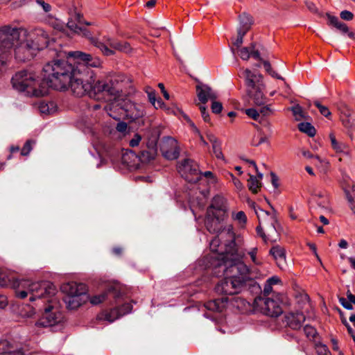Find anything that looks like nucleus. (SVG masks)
Returning a JSON list of instances; mask_svg holds the SVG:
<instances>
[{"instance_id": "nucleus-17", "label": "nucleus", "mask_w": 355, "mask_h": 355, "mask_svg": "<svg viewBox=\"0 0 355 355\" xmlns=\"http://www.w3.org/2000/svg\"><path fill=\"white\" fill-rule=\"evenodd\" d=\"M227 201L223 196H216L208 207L207 214L211 216H216L218 218H225L227 216Z\"/></svg>"}, {"instance_id": "nucleus-27", "label": "nucleus", "mask_w": 355, "mask_h": 355, "mask_svg": "<svg viewBox=\"0 0 355 355\" xmlns=\"http://www.w3.org/2000/svg\"><path fill=\"white\" fill-rule=\"evenodd\" d=\"M329 139L332 149L337 154H343L346 156L350 157L351 152L349 146L344 142L339 141L336 139L334 133L329 134Z\"/></svg>"}, {"instance_id": "nucleus-50", "label": "nucleus", "mask_w": 355, "mask_h": 355, "mask_svg": "<svg viewBox=\"0 0 355 355\" xmlns=\"http://www.w3.org/2000/svg\"><path fill=\"white\" fill-rule=\"evenodd\" d=\"M232 217L235 220H237L241 225L245 224L247 221V217L245 213L242 211L233 214Z\"/></svg>"}, {"instance_id": "nucleus-47", "label": "nucleus", "mask_w": 355, "mask_h": 355, "mask_svg": "<svg viewBox=\"0 0 355 355\" xmlns=\"http://www.w3.org/2000/svg\"><path fill=\"white\" fill-rule=\"evenodd\" d=\"M303 330L306 336L310 340L314 339L315 336L317 335L315 329L312 326L306 325Z\"/></svg>"}, {"instance_id": "nucleus-10", "label": "nucleus", "mask_w": 355, "mask_h": 355, "mask_svg": "<svg viewBox=\"0 0 355 355\" xmlns=\"http://www.w3.org/2000/svg\"><path fill=\"white\" fill-rule=\"evenodd\" d=\"M62 319V314L58 307L49 304L44 308V313L41 318L36 322L35 326L38 327H53L60 324Z\"/></svg>"}, {"instance_id": "nucleus-43", "label": "nucleus", "mask_w": 355, "mask_h": 355, "mask_svg": "<svg viewBox=\"0 0 355 355\" xmlns=\"http://www.w3.org/2000/svg\"><path fill=\"white\" fill-rule=\"evenodd\" d=\"M35 144V141L33 140H28L24 144L21 150V155L22 156H27L29 155L31 151L33 149V146Z\"/></svg>"}, {"instance_id": "nucleus-34", "label": "nucleus", "mask_w": 355, "mask_h": 355, "mask_svg": "<svg viewBox=\"0 0 355 355\" xmlns=\"http://www.w3.org/2000/svg\"><path fill=\"white\" fill-rule=\"evenodd\" d=\"M252 21V17L247 13H243L239 15V26L237 32H243L246 33L250 28Z\"/></svg>"}, {"instance_id": "nucleus-3", "label": "nucleus", "mask_w": 355, "mask_h": 355, "mask_svg": "<svg viewBox=\"0 0 355 355\" xmlns=\"http://www.w3.org/2000/svg\"><path fill=\"white\" fill-rule=\"evenodd\" d=\"M68 60H53L48 62L43 67V82L44 85L57 90L68 89L70 77L76 69L74 60L69 58Z\"/></svg>"}, {"instance_id": "nucleus-46", "label": "nucleus", "mask_w": 355, "mask_h": 355, "mask_svg": "<svg viewBox=\"0 0 355 355\" xmlns=\"http://www.w3.org/2000/svg\"><path fill=\"white\" fill-rule=\"evenodd\" d=\"M238 53L240 58L243 60H248L251 55V48L250 46L249 47H242L238 50Z\"/></svg>"}, {"instance_id": "nucleus-2", "label": "nucleus", "mask_w": 355, "mask_h": 355, "mask_svg": "<svg viewBox=\"0 0 355 355\" xmlns=\"http://www.w3.org/2000/svg\"><path fill=\"white\" fill-rule=\"evenodd\" d=\"M232 227H228L225 230V233L228 234L231 243L227 245L226 259L222 263H218V266L223 268L224 275H227L234 279L244 287L246 284L260 275L257 269H250L243 261L241 260L238 254V248L242 245L235 243V236L232 233Z\"/></svg>"}, {"instance_id": "nucleus-48", "label": "nucleus", "mask_w": 355, "mask_h": 355, "mask_svg": "<svg viewBox=\"0 0 355 355\" xmlns=\"http://www.w3.org/2000/svg\"><path fill=\"white\" fill-rule=\"evenodd\" d=\"M314 105L318 108L320 114L324 116L329 117L331 116V113L327 107L322 105L319 101H315Z\"/></svg>"}, {"instance_id": "nucleus-63", "label": "nucleus", "mask_w": 355, "mask_h": 355, "mask_svg": "<svg viewBox=\"0 0 355 355\" xmlns=\"http://www.w3.org/2000/svg\"><path fill=\"white\" fill-rule=\"evenodd\" d=\"M327 19H328L329 24L334 26H335L336 25V24H338L339 22V19L337 17L332 16L329 14H327Z\"/></svg>"}, {"instance_id": "nucleus-9", "label": "nucleus", "mask_w": 355, "mask_h": 355, "mask_svg": "<svg viewBox=\"0 0 355 355\" xmlns=\"http://www.w3.org/2000/svg\"><path fill=\"white\" fill-rule=\"evenodd\" d=\"M225 220V218H218L216 216H211L207 214V218L205 220V225L207 230L211 233H216L219 234L220 236L223 239L225 237H227L228 241H230V243L232 242L231 239L226 232L225 233V230L227 229L228 227H231L232 233L235 236V243L236 245H243L244 240L243 238L240 234H236L233 230V226L232 225H223L222 222Z\"/></svg>"}, {"instance_id": "nucleus-32", "label": "nucleus", "mask_w": 355, "mask_h": 355, "mask_svg": "<svg viewBox=\"0 0 355 355\" xmlns=\"http://www.w3.org/2000/svg\"><path fill=\"white\" fill-rule=\"evenodd\" d=\"M139 157L132 150H127L122 154L121 162L129 168H135L138 165Z\"/></svg>"}, {"instance_id": "nucleus-54", "label": "nucleus", "mask_w": 355, "mask_h": 355, "mask_svg": "<svg viewBox=\"0 0 355 355\" xmlns=\"http://www.w3.org/2000/svg\"><path fill=\"white\" fill-rule=\"evenodd\" d=\"M245 113L254 120H258L259 117V112L254 108L246 109Z\"/></svg>"}, {"instance_id": "nucleus-56", "label": "nucleus", "mask_w": 355, "mask_h": 355, "mask_svg": "<svg viewBox=\"0 0 355 355\" xmlns=\"http://www.w3.org/2000/svg\"><path fill=\"white\" fill-rule=\"evenodd\" d=\"M141 140V136L139 134H135L132 139L130 141V146L131 147H136L139 146Z\"/></svg>"}, {"instance_id": "nucleus-53", "label": "nucleus", "mask_w": 355, "mask_h": 355, "mask_svg": "<svg viewBox=\"0 0 355 355\" xmlns=\"http://www.w3.org/2000/svg\"><path fill=\"white\" fill-rule=\"evenodd\" d=\"M211 111L214 114H219L223 110V105L221 103L216 100L211 101Z\"/></svg>"}, {"instance_id": "nucleus-40", "label": "nucleus", "mask_w": 355, "mask_h": 355, "mask_svg": "<svg viewBox=\"0 0 355 355\" xmlns=\"http://www.w3.org/2000/svg\"><path fill=\"white\" fill-rule=\"evenodd\" d=\"M148 96L150 102L156 109L162 108L164 105L161 98H156L155 91L152 90L148 92Z\"/></svg>"}, {"instance_id": "nucleus-13", "label": "nucleus", "mask_w": 355, "mask_h": 355, "mask_svg": "<svg viewBox=\"0 0 355 355\" xmlns=\"http://www.w3.org/2000/svg\"><path fill=\"white\" fill-rule=\"evenodd\" d=\"M83 24L91 26L93 24L92 22L85 21L83 15L80 12H75L71 15L67 21V26L69 29L73 33L82 35L91 40V38H92L91 37V33L86 28L82 27V25Z\"/></svg>"}, {"instance_id": "nucleus-18", "label": "nucleus", "mask_w": 355, "mask_h": 355, "mask_svg": "<svg viewBox=\"0 0 355 355\" xmlns=\"http://www.w3.org/2000/svg\"><path fill=\"white\" fill-rule=\"evenodd\" d=\"M229 243L230 241H228L227 237L226 236L223 239L220 236L219 234L210 242V250L216 254L214 258L220 261V263L223 262L226 259L223 257L227 255V245Z\"/></svg>"}, {"instance_id": "nucleus-35", "label": "nucleus", "mask_w": 355, "mask_h": 355, "mask_svg": "<svg viewBox=\"0 0 355 355\" xmlns=\"http://www.w3.org/2000/svg\"><path fill=\"white\" fill-rule=\"evenodd\" d=\"M302 155L307 159L315 158L318 161V162L321 164V171L324 173H327L328 171V168L329 166V162L326 159H321L319 156H314L310 151L304 150L302 151Z\"/></svg>"}, {"instance_id": "nucleus-49", "label": "nucleus", "mask_w": 355, "mask_h": 355, "mask_svg": "<svg viewBox=\"0 0 355 355\" xmlns=\"http://www.w3.org/2000/svg\"><path fill=\"white\" fill-rule=\"evenodd\" d=\"M257 248H252L248 252V254L250 255V259L254 264L256 266H259L261 264V261L257 257Z\"/></svg>"}, {"instance_id": "nucleus-41", "label": "nucleus", "mask_w": 355, "mask_h": 355, "mask_svg": "<svg viewBox=\"0 0 355 355\" xmlns=\"http://www.w3.org/2000/svg\"><path fill=\"white\" fill-rule=\"evenodd\" d=\"M19 313L23 318H31L35 314V309L26 304L21 309Z\"/></svg>"}, {"instance_id": "nucleus-55", "label": "nucleus", "mask_w": 355, "mask_h": 355, "mask_svg": "<svg viewBox=\"0 0 355 355\" xmlns=\"http://www.w3.org/2000/svg\"><path fill=\"white\" fill-rule=\"evenodd\" d=\"M245 34L243 32H238V37L233 43L234 46L239 48L243 42V37Z\"/></svg>"}, {"instance_id": "nucleus-59", "label": "nucleus", "mask_w": 355, "mask_h": 355, "mask_svg": "<svg viewBox=\"0 0 355 355\" xmlns=\"http://www.w3.org/2000/svg\"><path fill=\"white\" fill-rule=\"evenodd\" d=\"M128 125L125 122L120 121L116 126V130L121 133H125L127 130Z\"/></svg>"}, {"instance_id": "nucleus-62", "label": "nucleus", "mask_w": 355, "mask_h": 355, "mask_svg": "<svg viewBox=\"0 0 355 355\" xmlns=\"http://www.w3.org/2000/svg\"><path fill=\"white\" fill-rule=\"evenodd\" d=\"M37 3L42 7L44 11L46 12H49L51 9V6L49 3H45L43 0H37Z\"/></svg>"}, {"instance_id": "nucleus-64", "label": "nucleus", "mask_w": 355, "mask_h": 355, "mask_svg": "<svg viewBox=\"0 0 355 355\" xmlns=\"http://www.w3.org/2000/svg\"><path fill=\"white\" fill-rule=\"evenodd\" d=\"M39 109L42 113H44V114L50 113L49 104H47V103H40V106H39Z\"/></svg>"}, {"instance_id": "nucleus-12", "label": "nucleus", "mask_w": 355, "mask_h": 355, "mask_svg": "<svg viewBox=\"0 0 355 355\" xmlns=\"http://www.w3.org/2000/svg\"><path fill=\"white\" fill-rule=\"evenodd\" d=\"M37 51H39L38 44H34L31 40H26L24 42H20L19 45L16 46L15 58L19 61L24 62L33 58Z\"/></svg>"}, {"instance_id": "nucleus-58", "label": "nucleus", "mask_w": 355, "mask_h": 355, "mask_svg": "<svg viewBox=\"0 0 355 355\" xmlns=\"http://www.w3.org/2000/svg\"><path fill=\"white\" fill-rule=\"evenodd\" d=\"M340 17L344 20L350 21L353 19L354 15L350 11L343 10L340 12Z\"/></svg>"}, {"instance_id": "nucleus-21", "label": "nucleus", "mask_w": 355, "mask_h": 355, "mask_svg": "<svg viewBox=\"0 0 355 355\" xmlns=\"http://www.w3.org/2000/svg\"><path fill=\"white\" fill-rule=\"evenodd\" d=\"M243 73L248 91L254 89L255 88H265V85L263 83V77L259 72L252 71L246 69L244 70Z\"/></svg>"}, {"instance_id": "nucleus-42", "label": "nucleus", "mask_w": 355, "mask_h": 355, "mask_svg": "<svg viewBox=\"0 0 355 355\" xmlns=\"http://www.w3.org/2000/svg\"><path fill=\"white\" fill-rule=\"evenodd\" d=\"M293 114L297 121L306 118V114L303 112L301 106L297 105L291 108Z\"/></svg>"}, {"instance_id": "nucleus-15", "label": "nucleus", "mask_w": 355, "mask_h": 355, "mask_svg": "<svg viewBox=\"0 0 355 355\" xmlns=\"http://www.w3.org/2000/svg\"><path fill=\"white\" fill-rule=\"evenodd\" d=\"M162 155L169 160L178 159L180 155V147L178 141L171 137H164L160 144Z\"/></svg>"}, {"instance_id": "nucleus-29", "label": "nucleus", "mask_w": 355, "mask_h": 355, "mask_svg": "<svg viewBox=\"0 0 355 355\" xmlns=\"http://www.w3.org/2000/svg\"><path fill=\"white\" fill-rule=\"evenodd\" d=\"M125 115L132 121L139 119L144 115V107L141 105L130 103L127 105Z\"/></svg>"}, {"instance_id": "nucleus-14", "label": "nucleus", "mask_w": 355, "mask_h": 355, "mask_svg": "<svg viewBox=\"0 0 355 355\" xmlns=\"http://www.w3.org/2000/svg\"><path fill=\"white\" fill-rule=\"evenodd\" d=\"M260 311L270 317H277L282 313L279 299L270 297L260 298L257 301Z\"/></svg>"}, {"instance_id": "nucleus-5", "label": "nucleus", "mask_w": 355, "mask_h": 355, "mask_svg": "<svg viewBox=\"0 0 355 355\" xmlns=\"http://www.w3.org/2000/svg\"><path fill=\"white\" fill-rule=\"evenodd\" d=\"M12 87L27 96L41 97L48 94V88L44 83H40L33 72L21 71L15 73L12 78Z\"/></svg>"}, {"instance_id": "nucleus-37", "label": "nucleus", "mask_w": 355, "mask_h": 355, "mask_svg": "<svg viewBox=\"0 0 355 355\" xmlns=\"http://www.w3.org/2000/svg\"><path fill=\"white\" fill-rule=\"evenodd\" d=\"M298 128L301 132L307 134L309 137H313L316 133L315 128L310 123H300L298 124Z\"/></svg>"}, {"instance_id": "nucleus-39", "label": "nucleus", "mask_w": 355, "mask_h": 355, "mask_svg": "<svg viewBox=\"0 0 355 355\" xmlns=\"http://www.w3.org/2000/svg\"><path fill=\"white\" fill-rule=\"evenodd\" d=\"M318 208L322 211L329 209V200L327 197H324L322 194L318 195V199L316 200Z\"/></svg>"}, {"instance_id": "nucleus-25", "label": "nucleus", "mask_w": 355, "mask_h": 355, "mask_svg": "<svg viewBox=\"0 0 355 355\" xmlns=\"http://www.w3.org/2000/svg\"><path fill=\"white\" fill-rule=\"evenodd\" d=\"M61 289L67 296H73L78 294L86 293V288L83 284H78L76 282H69L62 286Z\"/></svg>"}, {"instance_id": "nucleus-11", "label": "nucleus", "mask_w": 355, "mask_h": 355, "mask_svg": "<svg viewBox=\"0 0 355 355\" xmlns=\"http://www.w3.org/2000/svg\"><path fill=\"white\" fill-rule=\"evenodd\" d=\"M178 171L189 182H196L200 179L198 165L191 159H184L179 162Z\"/></svg>"}, {"instance_id": "nucleus-7", "label": "nucleus", "mask_w": 355, "mask_h": 355, "mask_svg": "<svg viewBox=\"0 0 355 355\" xmlns=\"http://www.w3.org/2000/svg\"><path fill=\"white\" fill-rule=\"evenodd\" d=\"M27 31L24 29L4 26L0 28V53L8 57L10 55L12 49L21 37L26 36Z\"/></svg>"}, {"instance_id": "nucleus-4", "label": "nucleus", "mask_w": 355, "mask_h": 355, "mask_svg": "<svg viewBox=\"0 0 355 355\" xmlns=\"http://www.w3.org/2000/svg\"><path fill=\"white\" fill-rule=\"evenodd\" d=\"M13 286L16 288V295L24 299L29 296L31 302L37 301V306L40 302L43 303L53 302L55 293V286L49 282H33L28 279L15 280Z\"/></svg>"}, {"instance_id": "nucleus-19", "label": "nucleus", "mask_w": 355, "mask_h": 355, "mask_svg": "<svg viewBox=\"0 0 355 355\" xmlns=\"http://www.w3.org/2000/svg\"><path fill=\"white\" fill-rule=\"evenodd\" d=\"M131 310L132 305L130 304H124L120 308H114L101 313L98 315V319L99 320H105L109 322H113L120 317L131 312Z\"/></svg>"}, {"instance_id": "nucleus-6", "label": "nucleus", "mask_w": 355, "mask_h": 355, "mask_svg": "<svg viewBox=\"0 0 355 355\" xmlns=\"http://www.w3.org/2000/svg\"><path fill=\"white\" fill-rule=\"evenodd\" d=\"M254 211L259 221V225L257 227V234L265 242L276 241L278 237L276 229L277 220L275 214L269 213L260 207H254Z\"/></svg>"}, {"instance_id": "nucleus-22", "label": "nucleus", "mask_w": 355, "mask_h": 355, "mask_svg": "<svg viewBox=\"0 0 355 355\" xmlns=\"http://www.w3.org/2000/svg\"><path fill=\"white\" fill-rule=\"evenodd\" d=\"M196 95L198 103L205 104L208 101L216 100L217 94L207 85L200 83L196 85Z\"/></svg>"}, {"instance_id": "nucleus-57", "label": "nucleus", "mask_w": 355, "mask_h": 355, "mask_svg": "<svg viewBox=\"0 0 355 355\" xmlns=\"http://www.w3.org/2000/svg\"><path fill=\"white\" fill-rule=\"evenodd\" d=\"M339 302L340 304L347 310H352L353 306L352 304L345 297H340Z\"/></svg>"}, {"instance_id": "nucleus-26", "label": "nucleus", "mask_w": 355, "mask_h": 355, "mask_svg": "<svg viewBox=\"0 0 355 355\" xmlns=\"http://www.w3.org/2000/svg\"><path fill=\"white\" fill-rule=\"evenodd\" d=\"M89 299L87 293L78 294L73 296H66L64 302L69 309H76L85 303Z\"/></svg>"}, {"instance_id": "nucleus-44", "label": "nucleus", "mask_w": 355, "mask_h": 355, "mask_svg": "<svg viewBox=\"0 0 355 355\" xmlns=\"http://www.w3.org/2000/svg\"><path fill=\"white\" fill-rule=\"evenodd\" d=\"M205 307L212 311H221L220 301L218 300H214L207 302L205 304Z\"/></svg>"}, {"instance_id": "nucleus-8", "label": "nucleus", "mask_w": 355, "mask_h": 355, "mask_svg": "<svg viewBox=\"0 0 355 355\" xmlns=\"http://www.w3.org/2000/svg\"><path fill=\"white\" fill-rule=\"evenodd\" d=\"M91 42L106 56L114 55L116 51L125 53H129L132 51L130 44L128 42L110 37H104L101 41L92 37Z\"/></svg>"}, {"instance_id": "nucleus-1", "label": "nucleus", "mask_w": 355, "mask_h": 355, "mask_svg": "<svg viewBox=\"0 0 355 355\" xmlns=\"http://www.w3.org/2000/svg\"><path fill=\"white\" fill-rule=\"evenodd\" d=\"M69 58H73L74 64H76L68 85V88H70L74 96L82 97L88 95L99 100L101 98L100 95L102 98L105 95L114 98L119 95L121 89L112 80H98L92 85L94 82V73L89 67L100 66L99 60L92 61L90 54L78 51H69Z\"/></svg>"}, {"instance_id": "nucleus-33", "label": "nucleus", "mask_w": 355, "mask_h": 355, "mask_svg": "<svg viewBox=\"0 0 355 355\" xmlns=\"http://www.w3.org/2000/svg\"><path fill=\"white\" fill-rule=\"evenodd\" d=\"M265 88H255L248 91L254 103L257 105H263L266 102V97L263 94Z\"/></svg>"}, {"instance_id": "nucleus-61", "label": "nucleus", "mask_w": 355, "mask_h": 355, "mask_svg": "<svg viewBox=\"0 0 355 355\" xmlns=\"http://www.w3.org/2000/svg\"><path fill=\"white\" fill-rule=\"evenodd\" d=\"M335 27L344 33H347L349 31L347 26L340 21L338 24H336Z\"/></svg>"}, {"instance_id": "nucleus-45", "label": "nucleus", "mask_w": 355, "mask_h": 355, "mask_svg": "<svg viewBox=\"0 0 355 355\" xmlns=\"http://www.w3.org/2000/svg\"><path fill=\"white\" fill-rule=\"evenodd\" d=\"M196 104L199 107V109L200 110L201 116L204 120L205 122L210 123L211 119L209 117V112L207 110V107L205 105V104H202L200 103L196 102Z\"/></svg>"}, {"instance_id": "nucleus-60", "label": "nucleus", "mask_w": 355, "mask_h": 355, "mask_svg": "<svg viewBox=\"0 0 355 355\" xmlns=\"http://www.w3.org/2000/svg\"><path fill=\"white\" fill-rule=\"evenodd\" d=\"M250 48H251V55L253 58H254L255 59L261 60V58L260 53H259V51L255 50V44L252 43L250 44Z\"/></svg>"}, {"instance_id": "nucleus-23", "label": "nucleus", "mask_w": 355, "mask_h": 355, "mask_svg": "<svg viewBox=\"0 0 355 355\" xmlns=\"http://www.w3.org/2000/svg\"><path fill=\"white\" fill-rule=\"evenodd\" d=\"M0 355H24L20 345L8 341L0 342Z\"/></svg>"}, {"instance_id": "nucleus-51", "label": "nucleus", "mask_w": 355, "mask_h": 355, "mask_svg": "<svg viewBox=\"0 0 355 355\" xmlns=\"http://www.w3.org/2000/svg\"><path fill=\"white\" fill-rule=\"evenodd\" d=\"M155 153L148 150H143L139 159L143 162H148L154 158Z\"/></svg>"}, {"instance_id": "nucleus-36", "label": "nucleus", "mask_w": 355, "mask_h": 355, "mask_svg": "<svg viewBox=\"0 0 355 355\" xmlns=\"http://www.w3.org/2000/svg\"><path fill=\"white\" fill-rule=\"evenodd\" d=\"M340 119L346 128L352 129L355 127V118L351 115L349 110L343 112Z\"/></svg>"}, {"instance_id": "nucleus-52", "label": "nucleus", "mask_w": 355, "mask_h": 355, "mask_svg": "<svg viewBox=\"0 0 355 355\" xmlns=\"http://www.w3.org/2000/svg\"><path fill=\"white\" fill-rule=\"evenodd\" d=\"M316 352L318 355H331L327 347L323 344L318 343L315 345Z\"/></svg>"}, {"instance_id": "nucleus-16", "label": "nucleus", "mask_w": 355, "mask_h": 355, "mask_svg": "<svg viewBox=\"0 0 355 355\" xmlns=\"http://www.w3.org/2000/svg\"><path fill=\"white\" fill-rule=\"evenodd\" d=\"M243 288L240 282L225 275V278L217 284L215 290L219 294L232 295L239 293Z\"/></svg>"}, {"instance_id": "nucleus-20", "label": "nucleus", "mask_w": 355, "mask_h": 355, "mask_svg": "<svg viewBox=\"0 0 355 355\" xmlns=\"http://www.w3.org/2000/svg\"><path fill=\"white\" fill-rule=\"evenodd\" d=\"M107 295H112L115 299L121 297L123 295L121 286L117 284L110 285L105 293L92 297L89 296L88 300L92 304L97 305L103 302Z\"/></svg>"}, {"instance_id": "nucleus-24", "label": "nucleus", "mask_w": 355, "mask_h": 355, "mask_svg": "<svg viewBox=\"0 0 355 355\" xmlns=\"http://www.w3.org/2000/svg\"><path fill=\"white\" fill-rule=\"evenodd\" d=\"M304 320L305 317L301 312H290L284 315L286 325L294 330L299 329Z\"/></svg>"}, {"instance_id": "nucleus-30", "label": "nucleus", "mask_w": 355, "mask_h": 355, "mask_svg": "<svg viewBox=\"0 0 355 355\" xmlns=\"http://www.w3.org/2000/svg\"><path fill=\"white\" fill-rule=\"evenodd\" d=\"M207 137L211 144L213 153L216 157L225 162V159L222 152L221 141L211 132H207Z\"/></svg>"}, {"instance_id": "nucleus-28", "label": "nucleus", "mask_w": 355, "mask_h": 355, "mask_svg": "<svg viewBox=\"0 0 355 355\" xmlns=\"http://www.w3.org/2000/svg\"><path fill=\"white\" fill-rule=\"evenodd\" d=\"M33 36H37L34 40H30L34 44H38V49L41 50L49 44L48 34L42 28H36L33 33Z\"/></svg>"}, {"instance_id": "nucleus-31", "label": "nucleus", "mask_w": 355, "mask_h": 355, "mask_svg": "<svg viewBox=\"0 0 355 355\" xmlns=\"http://www.w3.org/2000/svg\"><path fill=\"white\" fill-rule=\"evenodd\" d=\"M270 254L272 255L278 266L283 268L286 263V254L284 249L279 245H275L270 249Z\"/></svg>"}, {"instance_id": "nucleus-38", "label": "nucleus", "mask_w": 355, "mask_h": 355, "mask_svg": "<svg viewBox=\"0 0 355 355\" xmlns=\"http://www.w3.org/2000/svg\"><path fill=\"white\" fill-rule=\"evenodd\" d=\"M261 187V182H259V180L254 176V175H250V179L248 180V187L249 189L256 193L258 192L259 188Z\"/></svg>"}]
</instances>
